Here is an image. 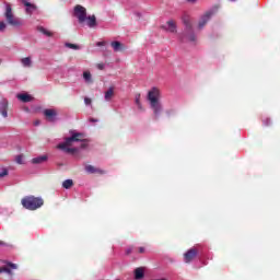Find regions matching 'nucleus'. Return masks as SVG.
I'll return each instance as SVG.
<instances>
[{
    "mask_svg": "<svg viewBox=\"0 0 280 280\" xmlns=\"http://www.w3.org/2000/svg\"><path fill=\"white\" fill-rule=\"evenodd\" d=\"M88 143L84 141L82 133H73L72 137L67 138L63 143L58 144V149L67 152L68 154H75L78 150H84Z\"/></svg>",
    "mask_w": 280,
    "mask_h": 280,
    "instance_id": "nucleus-1",
    "label": "nucleus"
},
{
    "mask_svg": "<svg viewBox=\"0 0 280 280\" xmlns=\"http://www.w3.org/2000/svg\"><path fill=\"white\" fill-rule=\"evenodd\" d=\"M148 100L154 115H159V113L163 110V106H161V102H159V100H161V90H159V88H152L148 93Z\"/></svg>",
    "mask_w": 280,
    "mask_h": 280,
    "instance_id": "nucleus-2",
    "label": "nucleus"
},
{
    "mask_svg": "<svg viewBox=\"0 0 280 280\" xmlns=\"http://www.w3.org/2000/svg\"><path fill=\"white\" fill-rule=\"evenodd\" d=\"M43 205V199L38 197H26L22 199V207L24 209H28L30 211H36V209H40Z\"/></svg>",
    "mask_w": 280,
    "mask_h": 280,
    "instance_id": "nucleus-3",
    "label": "nucleus"
},
{
    "mask_svg": "<svg viewBox=\"0 0 280 280\" xmlns=\"http://www.w3.org/2000/svg\"><path fill=\"white\" fill-rule=\"evenodd\" d=\"M5 19L9 25H13L14 27L21 25V20L14 18V14H12V7L10 4H7Z\"/></svg>",
    "mask_w": 280,
    "mask_h": 280,
    "instance_id": "nucleus-4",
    "label": "nucleus"
},
{
    "mask_svg": "<svg viewBox=\"0 0 280 280\" xmlns=\"http://www.w3.org/2000/svg\"><path fill=\"white\" fill-rule=\"evenodd\" d=\"M74 16L79 19V23H84V21H86V8L80 4L74 7Z\"/></svg>",
    "mask_w": 280,
    "mask_h": 280,
    "instance_id": "nucleus-5",
    "label": "nucleus"
},
{
    "mask_svg": "<svg viewBox=\"0 0 280 280\" xmlns=\"http://www.w3.org/2000/svg\"><path fill=\"white\" fill-rule=\"evenodd\" d=\"M196 255H198V250L196 248L189 249L185 255H184V261L186 264H189L190 261H194L196 258Z\"/></svg>",
    "mask_w": 280,
    "mask_h": 280,
    "instance_id": "nucleus-6",
    "label": "nucleus"
},
{
    "mask_svg": "<svg viewBox=\"0 0 280 280\" xmlns=\"http://www.w3.org/2000/svg\"><path fill=\"white\" fill-rule=\"evenodd\" d=\"M44 115L48 119V121H56V116L58 115V112H56V109H45Z\"/></svg>",
    "mask_w": 280,
    "mask_h": 280,
    "instance_id": "nucleus-7",
    "label": "nucleus"
},
{
    "mask_svg": "<svg viewBox=\"0 0 280 280\" xmlns=\"http://www.w3.org/2000/svg\"><path fill=\"white\" fill-rule=\"evenodd\" d=\"M163 30H166V32H171V34H174L176 32V22L174 20H170L166 25L162 26Z\"/></svg>",
    "mask_w": 280,
    "mask_h": 280,
    "instance_id": "nucleus-8",
    "label": "nucleus"
},
{
    "mask_svg": "<svg viewBox=\"0 0 280 280\" xmlns=\"http://www.w3.org/2000/svg\"><path fill=\"white\" fill-rule=\"evenodd\" d=\"M10 268L12 270H16V268L19 267L16 266V264L8 262L7 267H0V275L1 272H7L8 275H12V270H10Z\"/></svg>",
    "mask_w": 280,
    "mask_h": 280,
    "instance_id": "nucleus-9",
    "label": "nucleus"
},
{
    "mask_svg": "<svg viewBox=\"0 0 280 280\" xmlns=\"http://www.w3.org/2000/svg\"><path fill=\"white\" fill-rule=\"evenodd\" d=\"M145 277V267H139L135 269V279L141 280Z\"/></svg>",
    "mask_w": 280,
    "mask_h": 280,
    "instance_id": "nucleus-10",
    "label": "nucleus"
},
{
    "mask_svg": "<svg viewBox=\"0 0 280 280\" xmlns=\"http://www.w3.org/2000/svg\"><path fill=\"white\" fill-rule=\"evenodd\" d=\"M0 113L2 117H8V101L2 100L0 103Z\"/></svg>",
    "mask_w": 280,
    "mask_h": 280,
    "instance_id": "nucleus-11",
    "label": "nucleus"
},
{
    "mask_svg": "<svg viewBox=\"0 0 280 280\" xmlns=\"http://www.w3.org/2000/svg\"><path fill=\"white\" fill-rule=\"evenodd\" d=\"M212 14L213 13L208 12L201 18V20L199 21V28H202L205 27V25H207V22L209 21V19H211Z\"/></svg>",
    "mask_w": 280,
    "mask_h": 280,
    "instance_id": "nucleus-12",
    "label": "nucleus"
},
{
    "mask_svg": "<svg viewBox=\"0 0 280 280\" xmlns=\"http://www.w3.org/2000/svg\"><path fill=\"white\" fill-rule=\"evenodd\" d=\"M85 21H86V25L89 27H95V25H97V20L95 18V15H90L88 18L85 15Z\"/></svg>",
    "mask_w": 280,
    "mask_h": 280,
    "instance_id": "nucleus-13",
    "label": "nucleus"
},
{
    "mask_svg": "<svg viewBox=\"0 0 280 280\" xmlns=\"http://www.w3.org/2000/svg\"><path fill=\"white\" fill-rule=\"evenodd\" d=\"M18 100H20V102H32V100H34V97H32V95L27 94V93H22V94H18L16 95Z\"/></svg>",
    "mask_w": 280,
    "mask_h": 280,
    "instance_id": "nucleus-14",
    "label": "nucleus"
},
{
    "mask_svg": "<svg viewBox=\"0 0 280 280\" xmlns=\"http://www.w3.org/2000/svg\"><path fill=\"white\" fill-rule=\"evenodd\" d=\"M85 171L88 172V174H104V171L95 168V166L93 165L85 166Z\"/></svg>",
    "mask_w": 280,
    "mask_h": 280,
    "instance_id": "nucleus-15",
    "label": "nucleus"
},
{
    "mask_svg": "<svg viewBox=\"0 0 280 280\" xmlns=\"http://www.w3.org/2000/svg\"><path fill=\"white\" fill-rule=\"evenodd\" d=\"M24 5L26 7V13L32 14L33 12H36V5L27 2L26 0H23Z\"/></svg>",
    "mask_w": 280,
    "mask_h": 280,
    "instance_id": "nucleus-16",
    "label": "nucleus"
},
{
    "mask_svg": "<svg viewBox=\"0 0 280 280\" xmlns=\"http://www.w3.org/2000/svg\"><path fill=\"white\" fill-rule=\"evenodd\" d=\"M114 96H115V88H109V89L105 92V101H106V102H110Z\"/></svg>",
    "mask_w": 280,
    "mask_h": 280,
    "instance_id": "nucleus-17",
    "label": "nucleus"
},
{
    "mask_svg": "<svg viewBox=\"0 0 280 280\" xmlns=\"http://www.w3.org/2000/svg\"><path fill=\"white\" fill-rule=\"evenodd\" d=\"M47 161V155H40L38 158H35L32 160V163L38 164V163H45Z\"/></svg>",
    "mask_w": 280,
    "mask_h": 280,
    "instance_id": "nucleus-18",
    "label": "nucleus"
},
{
    "mask_svg": "<svg viewBox=\"0 0 280 280\" xmlns=\"http://www.w3.org/2000/svg\"><path fill=\"white\" fill-rule=\"evenodd\" d=\"M83 79L88 84H91V82H93L91 72L89 71L83 72Z\"/></svg>",
    "mask_w": 280,
    "mask_h": 280,
    "instance_id": "nucleus-19",
    "label": "nucleus"
},
{
    "mask_svg": "<svg viewBox=\"0 0 280 280\" xmlns=\"http://www.w3.org/2000/svg\"><path fill=\"white\" fill-rule=\"evenodd\" d=\"M21 63L23 65V67H32V58L25 57L21 59Z\"/></svg>",
    "mask_w": 280,
    "mask_h": 280,
    "instance_id": "nucleus-20",
    "label": "nucleus"
},
{
    "mask_svg": "<svg viewBox=\"0 0 280 280\" xmlns=\"http://www.w3.org/2000/svg\"><path fill=\"white\" fill-rule=\"evenodd\" d=\"M62 187L65 189H71V187H73V180L72 179H66L63 183H62Z\"/></svg>",
    "mask_w": 280,
    "mask_h": 280,
    "instance_id": "nucleus-21",
    "label": "nucleus"
},
{
    "mask_svg": "<svg viewBox=\"0 0 280 280\" xmlns=\"http://www.w3.org/2000/svg\"><path fill=\"white\" fill-rule=\"evenodd\" d=\"M112 47H113L114 51H121V43H119V42H113Z\"/></svg>",
    "mask_w": 280,
    "mask_h": 280,
    "instance_id": "nucleus-22",
    "label": "nucleus"
},
{
    "mask_svg": "<svg viewBox=\"0 0 280 280\" xmlns=\"http://www.w3.org/2000/svg\"><path fill=\"white\" fill-rule=\"evenodd\" d=\"M15 161H16V163H19V165H23V163H25V156H23V155H18V156L15 158Z\"/></svg>",
    "mask_w": 280,
    "mask_h": 280,
    "instance_id": "nucleus-23",
    "label": "nucleus"
},
{
    "mask_svg": "<svg viewBox=\"0 0 280 280\" xmlns=\"http://www.w3.org/2000/svg\"><path fill=\"white\" fill-rule=\"evenodd\" d=\"M135 102H136L138 108H141V94L136 95Z\"/></svg>",
    "mask_w": 280,
    "mask_h": 280,
    "instance_id": "nucleus-24",
    "label": "nucleus"
},
{
    "mask_svg": "<svg viewBox=\"0 0 280 280\" xmlns=\"http://www.w3.org/2000/svg\"><path fill=\"white\" fill-rule=\"evenodd\" d=\"M66 47H68L69 49H80V46L75 44H66Z\"/></svg>",
    "mask_w": 280,
    "mask_h": 280,
    "instance_id": "nucleus-25",
    "label": "nucleus"
},
{
    "mask_svg": "<svg viewBox=\"0 0 280 280\" xmlns=\"http://www.w3.org/2000/svg\"><path fill=\"white\" fill-rule=\"evenodd\" d=\"M39 31L45 34L46 36H51V32L45 30L44 27H40Z\"/></svg>",
    "mask_w": 280,
    "mask_h": 280,
    "instance_id": "nucleus-26",
    "label": "nucleus"
},
{
    "mask_svg": "<svg viewBox=\"0 0 280 280\" xmlns=\"http://www.w3.org/2000/svg\"><path fill=\"white\" fill-rule=\"evenodd\" d=\"M105 67H106L105 63H98V65L96 66V68L100 69V71H104Z\"/></svg>",
    "mask_w": 280,
    "mask_h": 280,
    "instance_id": "nucleus-27",
    "label": "nucleus"
},
{
    "mask_svg": "<svg viewBox=\"0 0 280 280\" xmlns=\"http://www.w3.org/2000/svg\"><path fill=\"white\" fill-rule=\"evenodd\" d=\"M4 176H8V170L3 168L0 173V178H3Z\"/></svg>",
    "mask_w": 280,
    "mask_h": 280,
    "instance_id": "nucleus-28",
    "label": "nucleus"
},
{
    "mask_svg": "<svg viewBox=\"0 0 280 280\" xmlns=\"http://www.w3.org/2000/svg\"><path fill=\"white\" fill-rule=\"evenodd\" d=\"M84 104H85L86 106L91 105V98L85 97V98H84Z\"/></svg>",
    "mask_w": 280,
    "mask_h": 280,
    "instance_id": "nucleus-29",
    "label": "nucleus"
},
{
    "mask_svg": "<svg viewBox=\"0 0 280 280\" xmlns=\"http://www.w3.org/2000/svg\"><path fill=\"white\" fill-rule=\"evenodd\" d=\"M5 30V24L4 22H0V32H3Z\"/></svg>",
    "mask_w": 280,
    "mask_h": 280,
    "instance_id": "nucleus-30",
    "label": "nucleus"
},
{
    "mask_svg": "<svg viewBox=\"0 0 280 280\" xmlns=\"http://www.w3.org/2000/svg\"><path fill=\"white\" fill-rule=\"evenodd\" d=\"M139 253H145V247H139Z\"/></svg>",
    "mask_w": 280,
    "mask_h": 280,
    "instance_id": "nucleus-31",
    "label": "nucleus"
},
{
    "mask_svg": "<svg viewBox=\"0 0 280 280\" xmlns=\"http://www.w3.org/2000/svg\"><path fill=\"white\" fill-rule=\"evenodd\" d=\"M96 45H97V47H102V45H104V43L103 42H98Z\"/></svg>",
    "mask_w": 280,
    "mask_h": 280,
    "instance_id": "nucleus-32",
    "label": "nucleus"
},
{
    "mask_svg": "<svg viewBox=\"0 0 280 280\" xmlns=\"http://www.w3.org/2000/svg\"><path fill=\"white\" fill-rule=\"evenodd\" d=\"M132 253V248L127 249V255H130Z\"/></svg>",
    "mask_w": 280,
    "mask_h": 280,
    "instance_id": "nucleus-33",
    "label": "nucleus"
},
{
    "mask_svg": "<svg viewBox=\"0 0 280 280\" xmlns=\"http://www.w3.org/2000/svg\"><path fill=\"white\" fill-rule=\"evenodd\" d=\"M190 3H194V1H196V0H188Z\"/></svg>",
    "mask_w": 280,
    "mask_h": 280,
    "instance_id": "nucleus-34",
    "label": "nucleus"
}]
</instances>
